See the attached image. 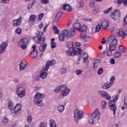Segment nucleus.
Returning a JSON list of instances; mask_svg holds the SVG:
<instances>
[{
  "label": "nucleus",
  "mask_w": 127,
  "mask_h": 127,
  "mask_svg": "<svg viewBox=\"0 0 127 127\" xmlns=\"http://www.w3.org/2000/svg\"><path fill=\"white\" fill-rule=\"evenodd\" d=\"M45 41V39L43 37H40L38 38V43L39 44H42L44 43V41Z\"/></svg>",
  "instance_id": "nucleus-35"
},
{
  "label": "nucleus",
  "mask_w": 127,
  "mask_h": 127,
  "mask_svg": "<svg viewBox=\"0 0 127 127\" xmlns=\"http://www.w3.org/2000/svg\"><path fill=\"white\" fill-rule=\"evenodd\" d=\"M83 20H84V21H86L87 22H91L92 21V19L91 18H85Z\"/></svg>",
  "instance_id": "nucleus-62"
},
{
  "label": "nucleus",
  "mask_w": 127,
  "mask_h": 127,
  "mask_svg": "<svg viewBox=\"0 0 127 127\" xmlns=\"http://www.w3.org/2000/svg\"><path fill=\"white\" fill-rule=\"evenodd\" d=\"M101 107L102 109H103V110H105V109L107 108V101H106V100H104L102 101Z\"/></svg>",
  "instance_id": "nucleus-33"
},
{
  "label": "nucleus",
  "mask_w": 127,
  "mask_h": 127,
  "mask_svg": "<svg viewBox=\"0 0 127 127\" xmlns=\"http://www.w3.org/2000/svg\"><path fill=\"white\" fill-rule=\"evenodd\" d=\"M53 30L54 31V33L56 34H59V30H58V28H57V27L56 26H53Z\"/></svg>",
  "instance_id": "nucleus-45"
},
{
  "label": "nucleus",
  "mask_w": 127,
  "mask_h": 127,
  "mask_svg": "<svg viewBox=\"0 0 127 127\" xmlns=\"http://www.w3.org/2000/svg\"><path fill=\"white\" fill-rule=\"evenodd\" d=\"M121 56H122V53L119 52L115 53V58H120Z\"/></svg>",
  "instance_id": "nucleus-50"
},
{
  "label": "nucleus",
  "mask_w": 127,
  "mask_h": 127,
  "mask_svg": "<svg viewBox=\"0 0 127 127\" xmlns=\"http://www.w3.org/2000/svg\"><path fill=\"white\" fill-rule=\"evenodd\" d=\"M45 98V95L41 94L39 92H37L34 96L33 102L35 105H37L38 107H42L43 106V102H42V99Z\"/></svg>",
  "instance_id": "nucleus-1"
},
{
  "label": "nucleus",
  "mask_w": 127,
  "mask_h": 127,
  "mask_svg": "<svg viewBox=\"0 0 127 127\" xmlns=\"http://www.w3.org/2000/svg\"><path fill=\"white\" fill-rule=\"evenodd\" d=\"M57 110L60 113H63V112H64V110H65V105H59L58 107Z\"/></svg>",
  "instance_id": "nucleus-25"
},
{
  "label": "nucleus",
  "mask_w": 127,
  "mask_h": 127,
  "mask_svg": "<svg viewBox=\"0 0 127 127\" xmlns=\"http://www.w3.org/2000/svg\"><path fill=\"white\" fill-rule=\"evenodd\" d=\"M62 35H63L65 37H67L69 35V32H68V30H64L61 33Z\"/></svg>",
  "instance_id": "nucleus-37"
},
{
  "label": "nucleus",
  "mask_w": 127,
  "mask_h": 127,
  "mask_svg": "<svg viewBox=\"0 0 127 127\" xmlns=\"http://www.w3.org/2000/svg\"><path fill=\"white\" fill-rule=\"evenodd\" d=\"M100 116L101 114L99 113V110L96 109L94 112L88 117V122L89 124H93L96 121L100 120Z\"/></svg>",
  "instance_id": "nucleus-2"
},
{
  "label": "nucleus",
  "mask_w": 127,
  "mask_h": 127,
  "mask_svg": "<svg viewBox=\"0 0 127 127\" xmlns=\"http://www.w3.org/2000/svg\"><path fill=\"white\" fill-rule=\"evenodd\" d=\"M44 16V14H43V13L39 14V17L37 19L38 21H41V20H42V19L43 18Z\"/></svg>",
  "instance_id": "nucleus-44"
},
{
  "label": "nucleus",
  "mask_w": 127,
  "mask_h": 127,
  "mask_svg": "<svg viewBox=\"0 0 127 127\" xmlns=\"http://www.w3.org/2000/svg\"><path fill=\"white\" fill-rule=\"evenodd\" d=\"M47 126V124L46 123H42L40 124V127H45Z\"/></svg>",
  "instance_id": "nucleus-64"
},
{
  "label": "nucleus",
  "mask_w": 127,
  "mask_h": 127,
  "mask_svg": "<svg viewBox=\"0 0 127 127\" xmlns=\"http://www.w3.org/2000/svg\"><path fill=\"white\" fill-rule=\"evenodd\" d=\"M83 62H84V63H86V64H87V65H89V64H90V62H89V60H88V59H84Z\"/></svg>",
  "instance_id": "nucleus-60"
},
{
  "label": "nucleus",
  "mask_w": 127,
  "mask_h": 127,
  "mask_svg": "<svg viewBox=\"0 0 127 127\" xmlns=\"http://www.w3.org/2000/svg\"><path fill=\"white\" fill-rule=\"evenodd\" d=\"M49 125H50V127H57L56 122H55V121H54L53 119H51L50 121Z\"/></svg>",
  "instance_id": "nucleus-29"
},
{
  "label": "nucleus",
  "mask_w": 127,
  "mask_h": 127,
  "mask_svg": "<svg viewBox=\"0 0 127 127\" xmlns=\"http://www.w3.org/2000/svg\"><path fill=\"white\" fill-rule=\"evenodd\" d=\"M124 23L123 24V25H127V15L124 18Z\"/></svg>",
  "instance_id": "nucleus-63"
},
{
  "label": "nucleus",
  "mask_w": 127,
  "mask_h": 127,
  "mask_svg": "<svg viewBox=\"0 0 127 127\" xmlns=\"http://www.w3.org/2000/svg\"><path fill=\"white\" fill-rule=\"evenodd\" d=\"M73 26L74 29H77V30H79L81 26V24H80V23H75L73 24Z\"/></svg>",
  "instance_id": "nucleus-31"
},
{
  "label": "nucleus",
  "mask_w": 127,
  "mask_h": 127,
  "mask_svg": "<svg viewBox=\"0 0 127 127\" xmlns=\"http://www.w3.org/2000/svg\"><path fill=\"white\" fill-rule=\"evenodd\" d=\"M9 2V0H1V3H8Z\"/></svg>",
  "instance_id": "nucleus-61"
},
{
  "label": "nucleus",
  "mask_w": 127,
  "mask_h": 127,
  "mask_svg": "<svg viewBox=\"0 0 127 127\" xmlns=\"http://www.w3.org/2000/svg\"><path fill=\"white\" fill-rule=\"evenodd\" d=\"M119 100V95L117 94L113 96V101H109V107L111 110H113V115H116V111H117V106H116V102Z\"/></svg>",
  "instance_id": "nucleus-4"
},
{
  "label": "nucleus",
  "mask_w": 127,
  "mask_h": 127,
  "mask_svg": "<svg viewBox=\"0 0 127 127\" xmlns=\"http://www.w3.org/2000/svg\"><path fill=\"white\" fill-rule=\"evenodd\" d=\"M95 30L96 32H99L101 30V25H97L95 27Z\"/></svg>",
  "instance_id": "nucleus-53"
},
{
  "label": "nucleus",
  "mask_w": 127,
  "mask_h": 127,
  "mask_svg": "<svg viewBox=\"0 0 127 127\" xmlns=\"http://www.w3.org/2000/svg\"><path fill=\"white\" fill-rule=\"evenodd\" d=\"M66 54L68 56H74V55H81V53H76L75 51H72L71 50H69L66 52Z\"/></svg>",
  "instance_id": "nucleus-21"
},
{
  "label": "nucleus",
  "mask_w": 127,
  "mask_h": 127,
  "mask_svg": "<svg viewBox=\"0 0 127 127\" xmlns=\"http://www.w3.org/2000/svg\"><path fill=\"white\" fill-rule=\"evenodd\" d=\"M113 51H115L114 50H111V49H109V50H108L106 51V54L107 56H112L113 55Z\"/></svg>",
  "instance_id": "nucleus-38"
},
{
  "label": "nucleus",
  "mask_w": 127,
  "mask_h": 127,
  "mask_svg": "<svg viewBox=\"0 0 127 127\" xmlns=\"http://www.w3.org/2000/svg\"><path fill=\"white\" fill-rule=\"evenodd\" d=\"M66 47H67L69 50L76 52V54L77 53H82V49L80 48H74V45L72 42H67L66 43Z\"/></svg>",
  "instance_id": "nucleus-7"
},
{
  "label": "nucleus",
  "mask_w": 127,
  "mask_h": 127,
  "mask_svg": "<svg viewBox=\"0 0 127 127\" xmlns=\"http://www.w3.org/2000/svg\"><path fill=\"white\" fill-rule=\"evenodd\" d=\"M22 32V30L20 27L17 28V29L15 30V33L17 34H18V35H20Z\"/></svg>",
  "instance_id": "nucleus-40"
},
{
  "label": "nucleus",
  "mask_w": 127,
  "mask_h": 127,
  "mask_svg": "<svg viewBox=\"0 0 127 127\" xmlns=\"http://www.w3.org/2000/svg\"><path fill=\"white\" fill-rule=\"evenodd\" d=\"M26 67H27V63H26V61L23 60L21 61V63L19 64V69L20 70H24Z\"/></svg>",
  "instance_id": "nucleus-17"
},
{
  "label": "nucleus",
  "mask_w": 127,
  "mask_h": 127,
  "mask_svg": "<svg viewBox=\"0 0 127 127\" xmlns=\"http://www.w3.org/2000/svg\"><path fill=\"white\" fill-rule=\"evenodd\" d=\"M36 18V16L35 15H31L29 17V20L30 21H32V22H34L35 21V19Z\"/></svg>",
  "instance_id": "nucleus-41"
},
{
  "label": "nucleus",
  "mask_w": 127,
  "mask_h": 127,
  "mask_svg": "<svg viewBox=\"0 0 127 127\" xmlns=\"http://www.w3.org/2000/svg\"><path fill=\"white\" fill-rule=\"evenodd\" d=\"M83 59H88V58H89V55H88V54L87 53H85L83 54Z\"/></svg>",
  "instance_id": "nucleus-54"
},
{
  "label": "nucleus",
  "mask_w": 127,
  "mask_h": 127,
  "mask_svg": "<svg viewBox=\"0 0 127 127\" xmlns=\"http://www.w3.org/2000/svg\"><path fill=\"white\" fill-rule=\"evenodd\" d=\"M114 84V82H106L103 84V85L102 86V89H109V88H111L112 85Z\"/></svg>",
  "instance_id": "nucleus-22"
},
{
  "label": "nucleus",
  "mask_w": 127,
  "mask_h": 127,
  "mask_svg": "<svg viewBox=\"0 0 127 127\" xmlns=\"http://www.w3.org/2000/svg\"><path fill=\"white\" fill-rule=\"evenodd\" d=\"M75 35V30L74 29H71L70 31L69 36L70 37H73Z\"/></svg>",
  "instance_id": "nucleus-46"
},
{
  "label": "nucleus",
  "mask_w": 127,
  "mask_h": 127,
  "mask_svg": "<svg viewBox=\"0 0 127 127\" xmlns=\"http://www.w3.org/2000/svg\"><path fill=\"white\" fill-rule=\"evenodd\" d=\"M36 34L37 35V37H34L33 38L34 41H36L35 40V39H36V38H40V37H42L41 36H43V32H42L41 31H38Z\"/></svg>",
  "instance_id": "nucleus-24"
},
{
  "label": "nucleus",
  "mask_w": 127,
  "mask_h": 127,
  "mask_svg": "<svg viewBox=\"0 0 127 127\" xmlns=\"http://www.w3.org/2000/svg\"><path fill=\"white\" fill-rule=\"evenodd\" d=\"M29 43V39L28 38H24L18 42V46L22 49L24 50L27 47Z\"/></svg>",
  "instance_id": "nucleus-6"
},
{
  "label": "nucleus",
  "mask_w": 127,
  "mask_h": 127,
  "mask_svg": "<svg viewBox=\"0 0 127 127\" xmlns=\"http://www.w3.org/2000/svg\"><path fill=\"white\" fill-rule=\"evenodd\" d=\"M79 31H81V32H85L87 31V25H83L82 27L80 26L79 27Z\"/></svg>",
  "instance_id": "nucleus-26"
},
{
  "label": "nucleus",
  "mask_w": 127,
  "mask_h": 127,
  "mask_svg": "<svg viewBox=\"0 0 127 127\" xmlns=\"http://www.w3.org/2000/svg\"><path fill=\"white\" fill-rule=\"evenodd\" d=\"M40 77L42 78V79H46L47 77V72L45 71H43L41 73H40Z\"/></svg>",
  "instance_id": "nucleus-28"
},
{
  "label": "nucleus",
  "mask_w": 127,
  "mask_h": 127,
  "mask_svg": "<svg viewBox=\"0 0 127 127\" xmlns=\"http://www.w3.org/2000/svg\"><path fill=\"white\" fill-rule=\"evenodd\" d=\"M83 111H80L78 109H76L74 112V121L76 123H79L80 120H82V118H83L84 115H83Z\"/></svg>",
  "instance_id": "nucleus-5"
},
{
  "label": "nucleus",
  "mask_w": 127,
  "mask_h": 127,
  "mask_svg": "<svg viewBox=\"0 0 127 127\" xmlns=\"http://www.w3.org/2000/svg\"><path fill=\"white\" fill-rule=\"evenodd\" d=\"M117 36H119V37H121V38H126L127 37V34L124 32L122 29H120L119 30L116 29V34Z\"/></svg>",
  "instance_id": "nucleus-11"
},
{
  "label": "nucleus",
  "mask_w": 127,
  "mask_h": 127,
  "mask_svg": "<svg viewBox=\"0 0 127 127\" xmlns=\"http://www.w3.org/2000/svg\"><path fill=\"white\" fill-rule=\"evenodd\" d=\"M59 40L60 41H64L65 40V37L62 34H60L59 35Z\"/></svg>",
  "instance_id": "nucleus-43"
},
{
  "label": "nucleus",
  "mask_w": 127,
  "mask_h": 127,
  "mask_svg": "<svg viewBox=\"0 0 127 127\" xmlns=\"http://www.w3.org/2000/svg\"><path fill=\"white\" fill-rule=\"evenodd\" d=\"M51 45L52 49H54V48H56V44L55 43V42H51Z\"/></svg>",
  "instance_id": "nucleus-56"
},
{
  "label": "nucleus",
  "mask_w": 127,
  "mask_h": 127,
  "mask_svg": "<svg viewBox=\"0 0 127 127\" xmlns=\"http://www.w3.org/2000/svg\"><path fill=\"white\" fill-rule=\"evenodd\" d=\"M119 50L121 52H126V48L124 47L123 46H120L119 47Z\"/></svg>",
  "instance_id": "nucleus-47"
},
{
  "label": "nucleus",
  "mask_w": 127,
  "mask_h": 127,
  "mask_svg": "<svg viewBox=\"0 0 127 127\" xmlns=\"http://www.w3.org/2000/svg\"><path fill=\"white\" fill-rule=\"evenodd\" d=\"M41 2L47 4V3H49V0H41Z\"/></svg>",
  "instance_id": "nucleus-58"
},
{
  "label": "nucleus",
  "mask_w": 127,
  "mask_h": 127,
  "mask_svg": "<svg viewBox=\"0 0 127 127\" xmlns=\"http://www.w3.org/2000/svg\"><path fill=\"white\" fill-rule=\"evenodd\" d=\"M20 110H21V104H20V103H18L14 108L12 109L11 113H12V114H14L16 116H17V115H18V112H19Z\"/></svg>",
  "instance_id": "nucleus-10"
},
{
  "label": "nucleus",
  "mask_w": 127,
  "mask_h": 127,
  "mask_svg": "<svg viewBox=\"0 0 127 127\" xmlns=\"http://www.w3.org/2000/svg\"><path fill=\"white\" fill-rule=\"evenodd\" d=\"M99 6L96 5L95 6V7L92 10V13H93V14H96V13H97V12H98V11L99 10Z\"/></svg>",
  "instance_id": "nucleus-34"
},
{
  "label": "nucleus",
  "mask_w": 127,
  "mask_h": 127,
  "mask_svg": "<svg viewBox=\"0 0 127 127\" xmlns=\"http://www.w3.org/2000/svg\"><path fill=\"white\" fill-rule=\"evenodd\" d=\"M101 26L103 29H106L107 27H109V22H108V20H103L101 22Z\"/></svg>",
  "instance_id": "nucleus-20"
},
{
  "label": "nucleus",
  "mask_w": 127,
  "mask_h": 127,
  "mask_svg": "<svg viewBox=\"0 0 127 127\" xmlns=\"http://www.w3.org/2000/svg\"><path fill=\"white\" fill-rule=\"evenodd\" d=\"M63 8L64 10H66V11H71L72 10V7L67 4H64Z\"/></svg>",
  "instance_id": "nucleus-23"
},
{
  "label": "nucleus",
  "mask_w": 127,
  "mask_h": 127,
  "mask_svg": "<svg viewBox=\"0 0 127 127\" xmlns=\"http://www.w3.org/2000/svg\"><path fill=\"white\" fill-rule=\"evenodd\" d=\"M65 87H66V85L65 84L62 85L57 87L55 89V93H60V92H61V91H62V90H63V89H64V88H65Z\"/></svg>",
  "instance_id": "nucleus-19"
},
{
  "label": "nucleus",
  "mask_w": 127,
  "mask_h": 127,
  "mask_svg": "<svg viewBox=\"0 0 127 127\" xmlns=\"http://www.w3.org/2000/svg\"><path fill=\"white\" fill-rule=\"evenodd\" d=\"M25 89L21 86L16 87V94L19 98H23L25 96Z\"/></svg>",
  "instance_id": "nucleus-8"
},
{
  "label": "nucleus",
  "mask_w": 127,
  "mask_h": 127,
  "mask_svg": "<svg viewBox=\"0 0 127 127\" xmlns=\"http://www.w3.org/2000/svg\"><path fill=\"white\" fill-rule=\"evenodd\" d=\"M27 122L29 124H30L31 122H32V118H31V116H28Z\"/></svg>",
  "instance_id": "nucleus-57"
},
{
  "label": "nucleus",
  "mask_w": 127,
  "mask_h": 127,
  "mask_svg": "<svg viewBox=\"0 0 127 127\" xmlns=\"http://www.w3.org/2000/svg\"><path fill=\"white\" fill-rule=\"evenodd\" d=\"M69 92H70V89L67 88V86L65 85V88L62 90V96L66 97L69 94Z\"/></svg>",
  "instance_id": "nucleus-18"
},
{
  "label": "nucleus",
  "mask_w": 127,
  "mask_h": 127,
  "mask_svg": "<svg viewBox=\"0 0 127 127\" xmlns=\"http://www.w3.org/2000/svg\"><path fill=\"white\" fill-rule=\"evenodd\" d=\"M103 72H104V69L102 67L99 68L97 71L98 75H102V74H103Z\"/></svg>",
  "instance_id": "nucleus-48"
},
{
  "label": "nucleus",
  "mask_w": 127,
  "mask_h": 127,
  "mask_svg": "<svg viewBox=\"0 0 127 127\" xmlns=\"http://www.w3.org/2000/svg\"><path fill=\"white\" fill-rule=\"evenodd\" d=\"M7 42H2L0 45V54H2L4 51H5V49L7 48Z\"/></svg>",
  "instance_id": "nucleus-13"
},
{
  "label": "nucleus",
  "mask_w": 127,
  "mask_h": 127,
  "mask_svg": "<svg viewBox=\"0 0 127 127\" xmlns=\"http://www.w3.org/2000/svg\"><path fill=\"white\" fill-rule=\"evenodd\" d=\"M48 63L49 66H54L55 65V60H52V61H48L47 62Z\"/></svg>",
  "instance_id": "nucleus-36"
},
{
  "label": "nucleus",
  "mask_w": 127,
  "mask_h": 127,
  "mask_svg": "<svg viewBox=\"0 0 127 127\" xmlns=\"http://www.w3.org/2000/svg\"><path fill=\"white\" fill-rule=\"evenodd\" d=\"M8 123V118L7 117H5L3 120V124L4 125H6Z\"/></svg>",
  "instance_id": "nucleus-52"
},
{
  "label": "nucleus",
  "mask_w": 127,
  "mask_h": 127,
  "mask_svg": "<svg viewBox=\"0 0 127 127\" xmlns=\"http://www.w3.org/2000/svg\"><path fill=\"white\" fill-rule=\"evenodd\" d=\"M98 94L101 96V97H102V98H104L106 100H110L111 99V96L108 94V93L103 91V90H100L98 91Z\"/></svg>",
  "instance_id": "nucleus-12"
},
{
  "label": "nucleus",
  "mask_w": 127,
  "mask_h": 127,
  "mask_svg": "<svg viewBox=\"0 0 127 127\" xmlns=\"http://www.w3.org/2000/svg\"><path fill=\"white\" fill-rule=\"evenodd\" d=\"M7 106L8 109H9V110H11V111L13 109V102H12L11 101H9L7 104Z\"/></svg>",
  "instance_id": "nucleus-30"
},
{
  "label": "nucleus",
  "mask_w": 127,
  "mask_h": 127,
  "mask_svg": "<svg viewBox=\"0 0 127 127\" xmlns=\"http://www.w3.org/2000/svg\"><path fill=\"white\" fill-rule=\"evenodd\" d=\"M112 9H113V7H110V8H108L107 10H104L103 11V12L105 14L107 13H109V12H110V11H111V10H112Z\"/></svg>",
  "instance_id": "nucleus-49"
},
{
  "label": "nucleus",
  "mask_w": 127,
  "mask_h": 127,
  "mask_svg": "<svg viewBox=\"0 0 127 127\" xmlns=\"http://www.w3.org/2000/svg\"><path fill=\"white\" fill-rule=\"evenodd\" d=\"M47 46V44H46V43H44L43 45H41L39 47V50L41 51V52L45 51Z\"/></svg>",
  "instance_id": "nucleus-27"
},
{
  "label": "nucleus",
  "mask_w": 127,
  "mask_h": 127,
  "mask_svg": "<svg viewBox=\"0 0 127 127\" xmlns=\"http://www.w3.org/2000/svg\"><path fill=\"white\" fill-rule=\"evenodd\" d=\"M49 68H50V66L48 65V63H46V66L43 67V69L44 71H47Z\"/></svg>",
  "instance_id": "nucleus-51"
},
{
  "label": "nucleus",
  "mask_w": 127,
  "mask_h": 127,
  "mask_svg": "<svg viewBox=\"0 0 127 127\" xmlns=\"http://www.w3.org/2000/svg\"><path fill=\"white\" fill-rule=\"evenodd\" d=\"M110 63L111 64H112V65H114L116 63V61H115V59L114 58H112L110 59Z\"/></svg>",
  "instance_id": "nucleus-59"
},
{
  "label": "nucleus",
  "mask_w": 127,
  "mask_h": 127,
  "mask_svg": "<svg viewBox=\"0 0 127 127\" xmlns=\"http://www.w3.org/2000/svg\"><path fill=\"white\" fill-rule=\"evenodd\" d=\"M66 72H67V69L66 68H61L60 70V73H61L62 75H64V74H66Z\"/></svg>",
  "instance_id": "nucleus-42"
},
{
  "label": "nucleus",
  "mask_w": 127,
  "mask_h": 127,
  "mask_svg": "<svg viewBox=\"0 0 127 127\" xmlns=\"http://www.w3.org/2000/svg\"><path fill=\"white\" fill-rule=\"evenodd\" d=\"M109 49L110 50H116L118 44V39L115 38V36H110L107 40V43H109Z\"/></svg>",
  "instance_id": "nucleus-3"
},
{
  "label": "nucleus",
  "mask_w": 127,
  "mask_h": 127,
  "mask_svg": "<svg viewBox=\"0 0 127 127\" xmlns=\"http://www.w3.org/2000/svg\"><path fill=\"white\" fill-rule=\"evenodd\" d=\"M111 15L113 19H114V20H117V19H119V18L121 17V12L119 10V9H116L113 12H111Z\"/></svg>",
  "instance_id": "nucleus-9"
},
{
  "label": "nucleus",
  "mask_w": 127,
  "mask_h": 127,
  "mask_svg": "<svg viewBox=\"0 0 127 127\" xmlns=\"http://www.w3.org/2000/svg\"><path fill=\"white\" fill-rule=\"evenodd\" d=\"M82 72H83V70H82L77 69L75 71V74H76V75H81V74H82Z\"/></svg>",
  "instance_id": "nucleus-55"
},
{
  "label": "nucleus",
  "mask_w": 127,
  "mask_h": 127,
  "mask_svg": "<svg viewBox=\"0 0 127 127\" xmlns=\"http://www.w3.org/2000/svg\"><path fill=\"white\" fill-rule=\"evenodd\" d=\"M21 20H22V17L21 16L17 19L13 20L12 21L13 26H19L21 24Z\"/></svg>",
  "instance_id": "nucleus-15"
},
{
  "label": "nucleus",
  "mask_w": 127,
  "mask_h": 127,
  "mask_svg": "<svg viewBox=\"0 0 127 127\" xmlns=\"http://www.w3.org/2000/svg\"><path fill=\"white\" fill-rule=\"evenodd\" d=\"M117 29H115L114 27L111 28L110 31L112 33L113 35H116L117 34Z\"/></svg>",
  "instance_id": "nucleus-39"
},
{
  "label": "nucleus",
  "mask_w": 127,
  "mask_h": 127,
  "mask_svg": "<svg viewBox=\"0 0 127 127\" xmlns=\"http://www.w3.org/2000/svg\"><path fill=\"white\" fill-rule=\"evenodd\" d=\"M99 64L100 61L99 60H95L93 63V68L94 69H96V68H97L99 66Z\"/></svg>",
  "instance_id": "nucleus-32"
},
{
  "label": "nucleus",
  "mask_w": 127,
  "mask_h": 127,
  "mask_svg": "<svg viewBox=\"0 0 127 127\" xmlns=\"http://www.w3.org/2000/svg\"><path fill=\"white\" fill-rule=\"evenodd\" d=\"M33 51L30 52V57L32 59L33 58H35V57H37V55L38 54V53L37 52V51H36L35 49H36V46L33 45L32 46Z\"/></svg>",
  "instance_id": "nucleus-14"
},
{
  "label": "nucleus",
  "mask_w": 127,
  "mask_h": 127,
  "mask_svg": "<svg viewBox=\"0 0 127 127\" xmlns=\"http://www.w3.org/2000/svg\"><path fill=\"white\" fill-rule=\"evenodd\" d=\"M80 38L83 39V41L85 42H89L91 40V37L89 36H87L86 34L83 33L80 34Z\"/></svg>",
  "instance_id": "nucleus-16"
}]
</instances>
